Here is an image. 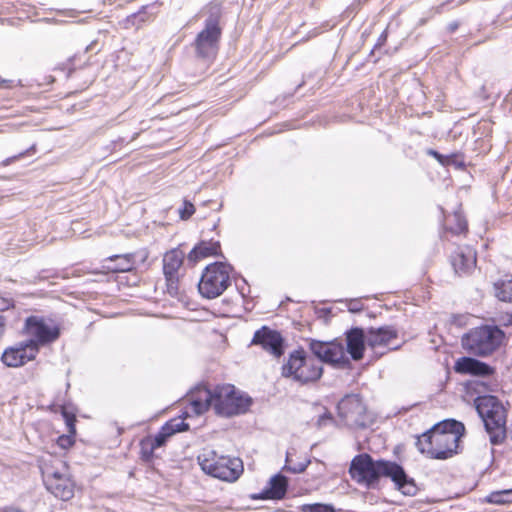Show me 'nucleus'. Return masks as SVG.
Listing matches in <instances>:
<instances>
[{"label": "nucleus", "mask_w": 512, "mask_h": 512, "mask_svg": "<svg viewBox=\"0 0 512 512\" xmlns=\"http://www.w3.org/2000/svg\"><path fill=\"white\" fill-rule=\"evenodd\" d=\"M309 463H310V460H308V459H304L303 461L297 462V463L293 462L292 452L290 450H288L286 453L285 465H284L283 469L286 471H289L291 473H294V474L302 473L306 470Z\"/></svg>", "instance_id": "29"}, {"label": "nucleus", "mask_w": 512, "mask_h": 512, "mask_svg": "<svg viewBox=\"0 0 512 512\" xmlns=\"http://www.w3.org/2000/svg\"><path fill=\"white\" fill-rule=\"evenodd\" d=\"M459 24L457 22H452L449 24L448 29L451 32H454L458 28Z\"/></svg>", "instance_id": "49"}, {"label": "nucleus", "mask_w": 512, "mask_h": 512, "mask_svg": "<svg viewBox=\"0 0 512 512\" xmlns=\"http://www.w3.org/2000/svg\"><path fill=\"white\" fill-rule=\"evenodd\" d=\"M148 7L143 6L137 13L132 14L129 19H132L133 24H139L146 21Z\"/></svg>", "instance_id": "38"}, {"label": "nucleus", "mask_w": 512, "mask_h": 512, "mask_svg": "<svg viewBox=\"0 0 512 512\" xmlns=\"http://www.w3.org/2000/svg\"><path fill=\"white\" fill-rule=\"evenodd\" d=\"M454 370L457 373L475 376H489L493 373L490 365L472 357L459 358L454 365Z\"/></svg>", "instance_id": "22"}, {"label": "nucleus", "mask_w": 512, "mask_h": 512, "mask_svg": "<svg viewBox=\"0 0 512 512\" xmlns=\"http://www.w3.org/2000/svg\"><path fill=\"white\" fill-rule=\"evenodd\" d=\"M382 477L390 479L405 496H415L418 492L415 480L395 461L381 459L380 478Z\"/></svg>", "instance_id": "13"}, {"label": "nucleus", "mask_w": 512, "mask_h": 512, "mask_svg": "<svg viewBox=\"0 0 512 512\" xmlns=\"http://www.w3.org/2000/svg\"><path fill=\"white\" fill-rule=\"evenodd\" d=\"M319 317L329 319L331 316V308H321L317 311Z\"/></svg>", "instance_id": "44"}, {"label": "nucleus", "mask_w": 512, "mask_h": 512, "mask_svg": "<svg viewBox=\"0 0 512 512\" xmlns=\"http://www.w3.org/2000/svg\"><path fill=\"white\" fill-rule=\"evenodd\" d=\"M167 440L168 438H166V436H164L160 431L153 438H149L148 444L150 446V452L165 445Z\"/></svg>", "instance_id": "35"}, {"label": "nucleus", "mask_w": 512, "mask_h": 512, "mask_svg": "<svg viewBox=\"0 0 512 512\" xmlns=\"http://www.w3.org/2000/svg\"><path fill=\"white\" fill-rule=\"evenodd\" d=\"M476 251L470 246L458 247L451 256V264L459 275L469 274L476 267Z\"/></svg>", "instance_id": "20"}, {"label": "nucleus", "mask_w": 512, "mask_h": 512, "mask_svg": "<svg viewBox=\"0 0 512 512\" xmlns=\"http://www.w3.org/2000/svg\"><path fill=\"white\" fill-rule=\"evenodd\" d=\"M301 511L302 512H336V510L332 504H324V503L304 504L301 507Z\"/></svg>", "instance_id": "33"}, {"label": "nucleus", "mask_w": 512, "mask_h": 512, "mask_svg": "<svg viewBox=\"0 0 512 512\" xmlns=\"http://www.w3.org/2000/svg\"><path fill=\"white\" fill-rule=\"evenodd\" d=\"M204 17V26L192 42L195 57L204 62H212L219 51L222 37L223 6L214 0L205 5L199 12Z\"/></svg>", "instance_id": "1"}, {"label": "nucleus", "mask_w": 512, "mask_h": 512, "mask_svg": "<svg viewBox=\"0 0 512 512\" xmlns=\"http://www.w3.org/2000/svg\"><path fill=\"white\" fill-rule=\"evenodd\" d=\"M75 435L76 434L68 433L66 435L63 434V435L59 436L57 439L58 446L62 449H69L75 443Z\"/></svg>", "instance_id": "36"}, {"label": "nucleus", "mask_w": 512, "mask_h": 512, "mask_svg": "<svg viewBox=\"0 0 512 512\" xmlns=\"http://www.w3.org/2000/svg\"><path fill=\"white\" fill-rule=\"evenodd\" d=\"M381 459L375 460L371 455H356L350 464L349 474L360 485L372 487L380 479Z\"/></svg>", "instance_id": "12"}, {"label": "nucleus", "mask_w": 512, "mask_h": 512, "mask_svg": "<svg viewBox=\"0 0 512 512\" xmlns=\"http://www.w3.org/2000/svg\"><path fill=\"white\" fill-rule=\"evenodd\" d=\"M338 416L350 428L362 429L369 424L366 406L358 394L345 395L337 405Z\"/></svg>", "instance_id": "11"}, {"label": "nucleus", "mask_w": 512, "mask_h": 512, "mask_svg": "<svg viewBox=\"0 0 512 512\" xmlns=\"http://www.w3.org/2000/svg\"><path fill=\"white\" fill-rule=\"evenodd\" d=\"M167 422L169 423L171 429H173L174 433L187 431L189 429V425L185 423L183 419L180 418H174Z\"/></svg>", "instance_id": "37"}, {"label": "nucleus", "mask_w": 512, "mask_h": 512, "mask_svg": "<svg viewBox=\"0 0 512 512\" xmlns=\"http://www.w3.org/2000/svg\"><path fill=\"white\" fill-rule=\"evenodd\" d=\"M347 309H348V311H350L352 313H357V312L362 311L363 304L358 299H351V300L347 301Z\"/></svg>", "instance_id": "40"}, {"label": "nucleus", "mask_w": 512, "mask_h": 512, "mask_svg": "<svg viewBox=\"0 0 512 512\" xmlns=\"http://www.w3.org/2000/svg\"><path fill=\"white\" fill-rule=\"evenodd\" d=\"M288 488V479L278 473L270 478L268 486L260 493L251 495L254 500H281L285 497Z\"/></svg>", "instance_id": "21"}, {"label": "nucleus", "mask_w": 512, "mask_h": 512, "mask_svg": "<svg viewBox=\"0 0 512 512\" xmlns=\"http://www.w3.org/2000/svg\"><path fill=\"white\" fill-rule=\"evenodd\" d=\"M398 338V331L393 326L370 327L367 330V346L373 351L376 358H380L389 351L400 349L401 345L390 347L393 340Z\"/></svg>", "instance_id": "14"}, {"label": "nucleus", "mask_w": 512, "mask_h": 512, "mask_svg": "<svg viewBox=\"0 0 512 512\" xmlns=\"http://www.w3.org/2000/svg\"><path fill=\"white\" fill-rule=\"evenodd\" d=\"M198 463L203 472L223 481H236L243 472V463L239 458L219 456L215 451L199 455Z\"/></svg>", "instance_id": "4"}, {"label": "nucleus", "mask_w": 512, "mask_h": 512, "mask_svg": "<svg viewBox=\"0 0 512 512\" xmlns=\"http://www.w3.org/2000/svg\"><path fill=\"white\" fill-rule=\"evenodd\" d=\"M346 350L351 359L359 361L364 356L367 345V331L360 327H352L345 332Z\"/></svg>", "instance_id": "19"}, {"label": "nucleus", "mask_w": 512, "mask_h": 512, "mask_svg": "<svg viewBox=\"0 0 512 512\" xmlns=\"http://www.w3.org/2000/svg\"><path fill=\"white\" fill-rule=\"evenodd\" d=\"M322 374L323 366L321 363L308 356L303 348L290 352L281 367L282 377L291 379L301 385L318 381Z\"/></svg>", "instance_id": "3"}, {"label": "nucleus", "mask_w": 512, "mask_h": 512, "mask_svg": "<svg viewBox=\"0 0 512 512\" xmlns=\"http://www.w3.org/2000/svg\"><path fill=\"white\" fill-rule=\"evenodd\" d=\"M494 288L500 301L512 302V280L499 281L494 284Z\"/></svg>", "instance_id": "28"}, {"label": "nucleus", "mask_w": 512, "mask_h": 512, "mask_svg": "<svg viewBox=\"0 0 512 512\" xmlns=\"http://www.w3.org/2000/svg\"><path fill=\"white\" fill-rule=\"evenodd\" d=\"M26 341H21L4 350L1 356L2 363L7 367H20L36 358L37 353L26 346Z\"/></svg>", "instance_id": "18"}, {"label": "nucleus", "mask_w": 512, "mask_h": 512, "mask_svg": "<svg viewBox=\"0 0 512 512\" xmlns=\"http://www.w3.org/2000/svg\"><path fill=\"white\" fill-rule=\"evenodd\" d=\"M61 415L65 420L68 433L76 434V416L74 412L69 411L65 406H61Z\"/></svg>", "instance_id": "32"}, {"label": "nucleus", "mask_w": 512, "mask_h": 512, "mask_svg": "<svg viewBox=\"0 0 512 512\" xmlns=\"http://www.w3.org/2000/svg\"><path fill=\"white\" fill-rule=\"evenodd\" d=\"M449 223L453 222V224H449L447 229L455 234L459 235L462 233H466L468 230L467 221L463 214L460 211H455L450 218L448 219Z\"/></svg>", "instance_id": "27"}, {"label": "nucleus", "mask_w": 512, "mask_h": 512, "mask_svg": "<svg viewBox=\"0 0 512 512\" xmlns=\"http://www.w3.org/2000/svg\"><path fill=\"white\" fill-rule=\"evenodd\" d=\"M503 337L504 333L500 328L486 325L466 333L462 338V345L473 355L487 356L500 346Z\"/></svg>", "instance_id": "5"}, {"label": "nucleus", "mask_w": 512, "mask_h": 512, "mask_svg": "<svg viewBox=\"0 0 512 512\" xmlns=\"http://www.w3.org/2000/svg\"><path fill=\"white\" fill-rule=\"evenodd\" d=\"M195 212L194 205L190 202H184L183 209L180 210V217L181 219H188L190 218Z\"/></svg>", "instance_id": "39"}, {"label": "nucleus", "mask_w": 512, "mask_h": 512, "mask_svg": "<svg viewBox=\"0 0 512 512\" xmlns=\"http://www.w3.org/2000/svg\"><path fill=\"white\" fill-rule=\"evenodd\" d=\"M427 154L429 156L434 157L443 166H449V165L462 166L463 165L462 162L457 161L458 156L456 154L443 155L434 149H428Z\"/></svg>", "instance_id": "31"}, {"label": "nucleus", "mask_w": 512, "mask_h": 512, "mask_svg": "<svg viewBox=\"0 0 512 512\" xmlns=\"http://www.w3.org/2000/svg\"><path fill=\"white\" fill-rule=\"evenodd\" d=\"M135 266V255L132 253L112 255L104 260L103 268L108 272L120 273L131 271Z\"/></svg>", "instance_id": "24"}, {"label": "nucleus", "mask_w": 512, "mask_h": 512, "mask_svg": "<svg viewBox=\"0 0 512 512\" xmlns=\"http://www.w3.org/2000/svg\"><path fill=\"white\" fill-rule=\"evenodd\" d=\"M251 344L261 346L263 350L270 353L275 358H280L285 352L284 337L279 331L271 329L268 326H262L255 331Z\"/></svg>", "instance_id": "16"}, {"label": "nucleus", "mask_w": 512, "mask_h": 512, "mask_svg": "<svg viewBox=\"0 0 512 512\" xmlns=\"http://www.w3.org/2000/svg\"><path fill=\"white\" fill-rule=\"evenodd\" d=\"M434 439L433 459L446 460L458 453L459 441L465 434V426L455 419H446L439 422Z\"/></svg>", "instance_id": "6"}, {"label": "nucleus", "mask_w": 512, "mask_h": 512, "mask_svg": "<svg viewBox=\"0 0 512 512\" xmlns=\"http://www.w3.org/2000/svg\"><path fill=\"white\" fill-rule=\"evenodd\" d=\"M439 423L435 424L428 431L424 432L417 438L416 447L420 453L426 454L429 458L433 459L434 452V439L436 438L437 430H439Z\"/></svg>", "instance_id": "26"}, {"label": "nucleus", "mask_w": 512, "mask_h": 512, "mask_svg": "<svg viewBox=\"0 0 512 512\" xmlns=\"http://www.w3.org/2000/svg\"><path fill=\"white\" fill-rule=\"evenodd\" d=\"M185 254L179 248L167 251L163 256V273L166 279L167 291L171 296L179 293V270L183 265Z\"/></svg>", "instance_id": "15"}, {"label": "nucleus", "mask_w": 512, "mask_h": 512, "mask_svg": "<svg viewBox=\"0 0 512 512\" xmlns=\"http://www.w3.org/2000/svg\"><path fill=\"white\" fill-rule=\"evenodd\" d=\"M160 432H162V434L164 436H166V438H170L172 435H174L175 433L173 432V429H171V427L169 426V423L166 422L159 430Z\"/></svg>", "instance_id": "43"}, {"label": "nucleus", "mask_w": 512, "mask_h": 512, "mask_svg": "<svg viewBox=\"0 0 512 512\" xmlns=\"http://www.w3.org/2000/svg\"><path fill=\"white\" fill-rule=\"evenodd\" d=\"M306 341L317 362L328 364L336 369L351 368L350 358L346 355L343 344L337 339L332 341L307 339Z\"/></svg>", "instance_id": "10"}, {"label": "nucleus", "mask_w": 512, "mask_h": 512, "mask_svg": "<svg viewBox=\"0 0 512 512\" xmlns=\"http://www.w3.org/2000/svg\"><path fill=\"white\" fill-rule=\"evenodd\" d=\"M5 330V319L2 315H0V337L3 335Z\"/></svg>", "instance_id": "46"}, {"label": "nucleus", "mask_w": 512, "mask_h": 512, "mask_svg": "<svg viewBox=\"0 0 512 512\" xmlns=\"http://www.w3.org/2000/svg\"><path fill=\"white\" fill-rule=\"evenodd\" d=\"M252 405V398L237 391L233 385L214 388V411L219 416L231 417L246 413Z\"/></svg>", "instance_id": "7"}, {"label": "nucleus", "mask_w": 512, "mask_h": 512, "mask_svg": "<svg viewBox=\"0 0 512 512\" xmlns=\"http://www.w3.org/2000/svg\"><path fill=\"white\" fill-rule=\"evenodd\" d=\"M242 282H243V285L237 284V289H238L239 293L241 294V296L244 298L246 296L247 292H249V289H246V284H247L246 280L243 279Z\"/></svg>", "instance_id": "45"}, {"label": "nucleus", "mask_w": 512, "mask_h": 512, "mask_svg": "<svg viewBox=\"0 0 512 512\" xmlns=\"http://www.w3.org/2000/svg\"><path fill=\"white\" fill-rule=\"evenodd\" d=\"M34 151L35 150V145H32L29 149H27L26 151L24 152H21L15 156H12V157H8L6 158L4 161H3V165L4 166H7L9 164H11L13 161L17 160V159H20L22 157H24L26 154H28L30 151Z\"/></svg>", "instance_id": "42"}, {"label": "nucleus", "mask_w": 512, "mask_h": 512, "mask_svg": "<svg viewBox=\"0 0 512 512\" xmlns=\"http://www.w3.org/2000/svg\"><path fill=\"white\" fill-rule=\"evenodd\" d=\"M486 501L496 505L512 503V488L492 492L487 496Z\"/></svg>", "instance_id": "30"}, {"label": "nucleus", "mask_w": 512, "mask_h": 512, "mask_svg": "<svg viewBox=\"0 0 512 512\" xmlns=\"http://www.w3.org/2000/svg\"><path fill=\"white\" fill-rule=\"evenodd\" d=\"M22 332L29 337L25 340L26 346L31 347L37 354L41 346L55 342L61 334L59 325L37 315H31L25 319Z\"/></svg>", "instance_id": "8"}, {"label": "nucleus", "mask_w": 512, "mask_h": 512, "mask_svg": "<svg viewBox=\"0 0 512 512\" xmlns=\"http://www.w3.org/2000/svg\"><path fill=\"white\" fill-rule=\"evenodd\" d=\"M141 453H142V458L144 460H150L152 458L154 451H151V453H150V446L148 444V439L143 440L141 442Z\"/></svg>", "instance_id": "41"}, {"label": "nucleus", "mask_w": 512, "mask_h": 512, "mask_svg": "<svg viewBox=\"0 0 512 512\" xmlns=\"http://www.w3.org/2000/svg\"><path fill=\"white\" fill-rule=\"evenodd\" d=\"M43 481L47 490L63 501L74 496V482L66 474L58 471L44 472Z\"/></svg>", "instance_id": "17"}, {"label": "nucleus", "mask_w": 512, "mask_h": 512, "mask_svg": "<svg viewBox=\"0 0 512 512\" xmlns=\"http://www.w3.org/2000/svg\"><path fill=\"white\" fill-rule=\"evenodd\" d=\"M54 275L52 273H50L49 271H42L40 274H39V278L40 279H46V278H50V277H53Z\"/></svg>", "instance_id": "47"}, {"label": "nucleus", "mask_w": 512, "mask_h": 512, "mask_svg": "<svg viewBox=\"0 0 512 512\" xmlns=\"http://www.w3.org/2000/svg\"><path fill=\"white\" fill-rule=\"evenodd\" d=\"M191 406L198 415L205 413L209 408L214 409V389L205 387L198 389L196 396L191 398Z\"/></svg>", "instance_id": "25"}, {"label": "nucleus", "mask_w": 512, "mask_h": 512, "mask_svg": "<svg viewBox=\"0 0 512 512\" xmlns=\"http://www.w3.org/2000/svg\"><path fill=\"white\" fill-rule=\"evenodd\" d=\"M386 38H387V34H386V32H383V33L380 35L379 39H378V43H377V45H382V44H383V42L386 40Z\"/></svg>", "instance_id": "48"}, {"label": "nucleus", "mask_w": 512, "mask_h": 512, "mask_svg": "<svg viewBox=\"0 0 512 512\" xmlns=\"http://www.w3.org/2000/svg\"><path fill=\"white\" fill-rule=\"evenodd\" d=\"M231 266L223 262L208 265L199 281L198 290L207 299L220 296L230 285Z\"/></svg>", "instance_id": "9"}, {"label": "nucleus", "mask_w": 512, "mask_h": 512, "mask_svg": "<svg viewBox=\"0 0 512 512\" xmlns=\"http://www.w3.org/2000/svg\"><path fill=\"white\" fill-rule=\"evenodd\" d=\"M335 423H336L335 418L333 417L331 412H329L327 409H325V412L323 414L319 415V417L317 418L316 426H317V428H323V427H326L328 425H332Z\"/></svg>", "instance_id": "34"}, {"label": "nucleus", "mask_w": 512, "mask_h": 512, "mask_svg": "<svg viewBox=\"0 0 512 512\" xmlns=\"http://www.w3.org/2000/svg\"><path fill=\"white\" fill-rule=\"evenodd\" d=\"M219 255H221V245L219 241H215L213 239L207 241L202 240L188 253L187 261L194 265L202 259Z\"/></svg>", "instance_id": "23"}, {"label": "nucleus", "mask_w": 512, "mask_h": 512, "mask_svg": "<svg viewBox=\"0 0 512 512\" xmlns=\"http://www.w3.org/2000/svg\"><path fill=\"white\" fill-rule=\"evenodd\" d=\"M475 408L484 423L491 444H502L506 439L507 420V410L502 402L493 395L479 396L475 399Z\"/></svg>", "instance_id": "2"}]
</instances>
